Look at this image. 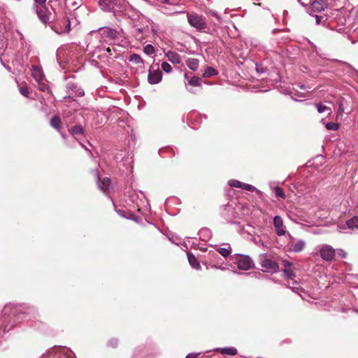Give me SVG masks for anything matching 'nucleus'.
<instances>
[{
  "mask_svg": "<svg viewBox=\"0 0 358 358\" xmlns=\"http://www.w3.org/2000/svg\"><path fill=\"white\" fill-rule=\"evenodd\" d=\"M33 8L39 20L45 25L55 20L52 13L47 6V0H34Z\"/></svg>",
  "mask_w": 358,
  "mask_h": 358,
  "instance_id": "1",
  "label": "nucleus"
},
{
  "mask_svg": "<svg viewBox=\"0 0 358 358\" xmlns=\"http://www.w3.org/2000/svg\"><path fill=\"white\" fill-rule=\"evenodd\" d=\"M187 20L191 26L197 29H203L206 27L205 20L201 16L195 13H188Z\"/></svg>",
  "mask_w": 358,
  "mask_h": 358,
  "instance_id": "2",
  "label": "nucleus"
},
{
  "mask_svg": "<svg viewBox=\"0 0 358 358\" xmlns=\"http://www.w3.org/2000/svg\"><path fill=\"white\" fill-rule=\"evenodd\" d=\"M320 255L323 260L331 262L335 257L336 251L331 245H324L320 250Z\"/></svg>",
  "mask_w": 358,
  "mask_h": 358,
  "instance_id": "3",
  "label": "nucleus"
},
{
  "mask_svg": "<svg viewBox=\"0 0 358 358\" xmlns=\"http://www.w3.org/2000/svg\"><path fill=\"white\" fill-rule=\"evenodd\" d=\"M310 6L312 12L320 13L328 7V1L327 0H314Z\"/></svg>",
  "mask_w": 358,
  "mask_h": 358,
  "instance_id": "4",
  "label": "nucleus"
},
{
  "mask_svg": "<svg viewBox=\"0 0 358 358\" xmlns=\"http://www.w3.org/2000/svg\"><path fill=\"white\" fill-rule=\"evenodd\" d=\"M261 266L265 269L266 271L277 272L279 269L278 263L267 258L262 259Z\"/></svg>",
  "mask_w": 358,
  "mask_h": 358,
  "instance_id": "5",
  "label": "nucleus"
},
{
  "mask_svg": "<svg viewBox=\"0 0 358 358\" xmlns=\"http://www.w3.org/2000/svg\"><path fill=\"white\" fill-rule=\"evenodd\" d=\"M162 73L159 70L149 71L148 80L150 84L155 85L159 83L162 80Z\"/></svg>",
  "mask_w": 358,
  "mask_h": 358,
  "instance_id": "6",
  "label": "nucleus"
},
{
  "mask_svg": "<svg viewBox=\"0 0 358 358\" xmlns=\"http://www.w3.org/2000/svg\"><path fill=\"white\" fill-rule=\"evenodd\" d=\"M273 225L278 236H281L285 234V230L283 228V221L281 217L276 215L273 218Z\"/></svg>",
  "mask_w": 358,
  "mask_h": 358,
  "instance_id": "7",
  "label": "nucleus"
},
{
  "mask_svg": "<svg viewBox=\"0 0 358 358\" xmlns=\"http://www.w3.org/2000/svg\"><path fill=\"white\" fill-rule=\"evenodd\" d=\"M290 250L295 252L303 251L306 247V242L301 240L293 241L289 243Z\"/></svg>",
  "mask_w": 358,
  "mask_h": 358,
  "instance_id": "8",
  "label": "nucleus"
},
{
  "mask_svg": "<svg viewBox=\"0 0 358 358\" xmlns=\"http://www.w3.org/2000/svg\"><path fill=\"white\" fill-rule=\"evenodd\" d=\"M237 266L241 270H248L251 267V260L248 257H241L237 262Z\"/></svg>",
  "mask_w": 358,
  "mask_h": 358,
  "instance_id": "9",
  "label": "nucleus"
},
{
  "mask_svg": "<svg viewBox=\"0 0 358 358\" xmlns=\"http://www.w3.org/2000/svg\"><path fill=\"white\" fill-rule=\"evenodd\" d=\"M215 350L222 355L230 356L236 355L238 353L237 349L234 347L220 348L215 349Z\"/></svg>",
  "mask_w": 358,
  "mask_h": 358,
  "instance_id": "10",
  "label": "nucleus"
},
{
  "mask_svg": "<svg viewBox=\"0 0 358 358\" xmlns=\"http://www.w3.org/2000/svg\"><path fill=\"white\" fill-rule=\"evenodd\" d=\"M98 178V185L101 190L103 192H106L109 189L110 185V178L106 177L102 179H101L99 176Z\"/></svg>",
  "mask_w": 358,
  "mask_h": 358,
  "instance_id": "11",
  "label": "nucleus"
},
{
  "mask_svg": "<svg viewBox=\"0 0 358 358\" xmlns=\"http://www.w3.org/2000/svg\"><path fill=\"white\" fill-rule=\"evenodd\" d=\"M50 124L52 127L59 131L62 129V122L59 115H55L50 119Z\"/></svg>",
  "mask_w": 358,
  "mask_h": 358,
  "instance_id": "12",
  "label": "nucleus"
},
{
  "mask_svg": "<svg viewBox=\"0 0 358 358\" xmlns=\"http://www.w3.org/2000/svg\"><path fill=\"white\" fill-rule=\"evenodd\" d=\"M166 55L168 57L169 60L172 63L177 64H180L181 57L178 53L173 51H168Z\"/></svg>",
  "mask_w": 358,
  "mask_h": 358,
  "instance_id": "13",
  "label": "nucleus"
},
{
  "mask_svg": "<svg viewBox=\"0 0 358 358\" xmlns=\"http://www.w3.org/2000/svg\"><path fill=\"white\" fill-rule=\"evenodd\" d=\"M187 258L189 264L192 268L196 270H200L201 268V265L199 262H198L196 257L191 252L187 253Z\"/></svg>",
  "mask_w": 358,
  "mask_h": 358,
  "instance_id": "14",
  "label": "nucleus"
},
{
  "mask_svg": "<svg viewBox=\"0 0 358 358\" xmlns=\"http://www.w3.org/2000/svg\"><path fill=\"white\" fill-rule=\"evenodd\" d=\"M99 4L103 10H110L113 6V0H99Z\"/></svg>",
  "mask_w": 358,
  "mask_h": 358,
  "instance_id": "15",
  "label": "nucleus"
},
{
  "mask_svg": "<svg viewBox=\"0 0 358 358\" xmlns=\"http://www.w3.org/2000/svg\"><path fill=\"white\" fill-rule=\"evenodd\" d=\"M186 64L191 70L196 71L199 67V60L195 58H189L187 60Z\"/></svg>",
  "mask_w": 358,
  "mask_h": 358,
  "instance_id": "16",
  "label": "nucleus"
},
{
  "mask_svg": "<svg viewBox=\"0 0 358 358\" xmlns=\"http://www.w3.org/2000/svg\"><path fill=\"white\" fill-rule=\"evenodd\" d=\"M348 228L351 229H358V216H355L346 222Z\"/></svg>",
  "mask_w": 358,
  "mask_h": 358,
  "instance_id": "17",
  "label": "nucleus"
},
{
  "mask_svg": "<svg viewBox=\"0 0 358 358\" xmlns=\"http://www.w3.org/2000/svg\"><path fill=\"white\" fill-rule=\"evenodd\" d=\"M69 132L73 136H78V135H82L84 134V129L83 128V127L81 125H76V126L71 127L69 129Z\"/></svg>",
  "mask_w": 358,
  "mask_h": 358,
  "instance_id": "18",
  "label": "nucleus"
},
{
  "mask_svg": "<svg viewBox=\"0 0 358 358\" xmlns=\"http://www.w3.org/2000/svg\"><path fill=\"white\" fill-rule=\"evenodd\" d=\"M34 71L32 73L33 77L38 82H40L43 78V75L41 71V69L37 66H34Z\"/></svg>",
  "mask_w": 358,
  "mask_h": 358,
  "instance_id": "19",
  "label": "nucleus"
},
{
  "mask_svg": "<svg viewBox=\"0 0 358 358\" xmlns=\"http://www.w3.org/2000/svg\"><path fill=\"white\" fill-rule=\"evenodd\" d=\"M217 71L213 68V67H210V66H208L206 69L203 74V76L204 78H208V77H210V76H215V75H217Z\"/></svg>",
  "mask_w": 358,
  "mask_h": 358,
  "instance_id": "20",
  "label": "nucleus"
},
{
  "mask_svg": "<svg viewBox=\"0 0 358 358\" xmlns=\"http://www.w3.org/2000/svg\"><path fill=\"white\" fill-rule=\"evenodd\" d=\"M129 60L130 62H132L135 64H143V60L142 59V58L141 57V56L138 54H131L130 56H129Z\"/></svg>",
  "mask_w": 358,
  "mask_h": 358,
  "instance_id": "21",
  "label": "nucleus"
},
{
  "mask_svg": "<svg viewBox=\"0 0 358 358\" xmlns=\"http://www.w3.org/2000/svg\"><path fill=\"white\" fill-rule=\"evenodd\" d=\"M201 78L197 76H192L188 80V83L194 87L200 86L201 85Z\"/></svg>",
  "mask_w": 358,
  "mask_h": 358,
  "instance_id": "22",
  "label": "nucleus"
},
{
  "mask_svg": "<svg viewBox=\"0 0 358 358\" xmlns=\"http://www.w3.org/2000/svg\"><path fill=\"white\" fill-rule=\"evenodd\" d=\"M282 271L285 274V278L288 280H294V278L296 276V274L294 273L292 268L283 269Z\"/></svg>",
  "mask_w": 358,
  "mask_h": 358,
  "instance_id": "23",
  "label": "nucleus"
},
{
  "mask_svg": "<svg viewBox=\"0 0 358 358\" xmlns=\"http://www.w3.org/2000/svg\"><path fill=\"white\" fill-rule=\"evenodd\" d=\"M325 127L328 130L336 131L339 129V124L335 122H327Z\"/></svg>",
  "mask_w": 358,
  "mask_h": 358,
  "instance_id": "24",
  "label": "nucleus"
},
{
  "mask_svg": "<svg viewBox=\"0 0 358 358\" xmlns=\"http://www.w3.org/2000/svg\"><path fill=\"white\" fill-rule=\"evenodd\" d=\"M316 107H317L318 113H323V112H324L326 110L329 111V113H331V112L330 108H329V107H327L326 106H324L322 103H317L316 104Z\"/></svg>",
  "mask_w": 358,
  "mask_h": 358,
  "instance_id": "25",
  "label": "nucleus"
},
{
  "mask_svg": "<svg viewBox=\"0 0 358 358\" xmlns=\"http://www.w3.org/2000/svg\"><path fill=\"white\" fill-rule=\"evenodd\" d=\"M143 51L145 54L150 55L155 52V48L152 45L148 44L144 47Z\"/></svg>",
  "mask_w": 358,
  "mask_h": 358,
  "instance_id": "26",
  "label": "nucleus"
},
{
  "mask_svg": "<svg viewBox=\"0 0 358 358\" xmlns=\"http://www.w3.org/2000/svg\"><path fill=\"white\" fill-rule=\"evenodd\" d=\"M217 252L224 257H228L231 253V252L229 249L224 248H218Z\"/></svg>",
  "mask_w": 358,
  "mask_h": 358,
  "instance_id": "27",
  "label": "nucleus"
},
{
  "mask_svg": "<svg viewBox=\"0 0 358 358\" xmlns=\"http://www.w3.org/2000/svg\"><path fill=\"white\" fill-rule=\"evenodd\" d=\"M20 92L22 95L25 97H28L29 94V89L27 85L22 86L20 87Z\"/></svg>",
  "mask_w": 358,
  "mask_h": 358,
  "instance_id": "28",
  "label": "nucleus"
},
{
  "mask_svg": "<svg viewBox=\"0 0 358 358\" xmlns=\"http://www.w3.org/2000/svg\"><path fill=\"white\" fill-rule=\"evenodd\" d=\"M118 340L117 338H112L108 342V346L111 348H117L118 347Z\"/></svg>",
  "mask_w": 358,
  "mask_h": 358,
  "instance_id": "29",
  "label": "nucleus"
},
{
  "mask_svg": "<svg viewBox=\"0 0 358 358\" xmlns=\"http://www.w3.org/2000/svg\"><path fill=\"white\" fill-rule=\"evenodd\" d=\"M162 69L166 73H170L172 71V67L171 64L166 62H162Z\"/></svg>",
  "mask_w": 358,
  "mask_h": 358,
  "instance_id": "30",
  "label": "nucleus"
},
{
  "mask_svg": "<svg viewBox=\"0 0 358 358\" xmlns=\"http://www.w3.org/2000/svg\"><path fill=\"white\" fill-rule=\"evenodd\" d=\"M275 193L276 196H278V197H280L282 199L285 198V194L284 192V190L279 187H278L275 189Z\"/></svg>",
  "mask_w": 358,
  "mask_h": 358,
  "instance_id": "31",
  "label": "nucleus"
},
{
  "mask_svg": "<svg viewBox=\"0 0 358 358\" xmlns=\"http://www.w3.org/2000/svg\"><path fill=\"white\" fill-rule=\"evenodd\" d=\"M229 184L231 187L242 189L243 182H241L238 180H230Z\"/></svg>",
  "mask_w": 358,
  "mask_h": 358,
  "instance_id": "32",
  "label": "nucleus"
},
{
  "mask_svg": "<svg viewBox=\"0 0 358 358\" xmlns=\"http://www.w3.org/2000/svg\"><path fill=\"white\" fill-rule=\"evenodd\" d=\"M242 189L247 191L253 192L255 191V187L251 185L243 183Z\"/></svg>",
  "mask_w": 358,
  "mask_h": 358,
  "instance_id": "33",
  "label": "nucleus"
},
{
  "mask_svg": "<svg viewBox=\"0 0 358 358\" xmlns=\"http://www.w3.org/2000/svg\"><path fill=\"white\" fill-rule=\"evenodd\" d=\"M298 1L303 6H306L310 5L312 0H298Z\"/></svg>",
  "mask_w": 358,
  "mask_h": 358,
  "instance_id": "34",
  "label": "nucleus"
},
{
  "mask_svg": "<svg viewBox=\"0 0 358 358\" xmlns=\"http://www.w3.org/2000/svg\"><path fill=\"white\" fill-rule=\"evenodd\" d=\"M283 266H284L283 269L292 268V263H291L290 262L286 261V260L283 261Z\"/></svg>",
  "mask_w": 358,
  "mask_h": 358,
  "instance_id": "35",
  "label": "nucleus"
},
{
  "mask_svg": "<svg viewBox=\"0 0 358 358\" xmlns=\"http://www.w3.org/2000/svg\"><path fill=\"white\" fill-rule=\"evenodd\" d=\"M315 19H316V24H320V22H321V20L322 19V16H319L317 15H315Z\"/></svg>",
  "mask_w": 358,
  "mask_h": 358,
  "instance_id": "36",
  "label": "nucleus"
},
{
  "mask_svg": "<svg viewBox=\"0 0 358 358\" xmlns=\"http://www.w3.org/2000/svg\"><path fill=\"white\" fill-rule=\"evenodd\" d=\"M110 36L114 38L115 36L116 31L115 30L110 31Z\"/></svg>",
  "mask_w": 358,
  "mask_h": 358,
  "instance_id": "37",
  "label": "nucleus"
},
{
  "mask_svg": "<svg viewBox=\"0 0 358 358\" xmlns=\"http://www.w3.org/2000/svg\"><path fill=\"white\" fill-rule=\"evenodd\" d=\"M343 112V108H342L341 106H340L338 108V115L342 114Z\"/></svg>",
  "mask_w": 358,
  "mask_h": 358,
  "instance_id": "38",
  "label": "nucleus"
},
{
  "mask_svg": "<svg viewBox=\"0 0 358 358\" xmlns=\"http://www.w3.org/2000/svg\"><path fill=\"white\" fill-rule=\"evenodd\" d=\"M106 51H107V52L109 54V55H112V50H111V48H109V47H108V48H106Z\"/></svg>",
  "mask_w": 358,
  "mask_h": 358,
  "instance_id": "39",
  "label": "nucleus"
},
{
  "mask_svg": "<svg viewBox=\"0 0 358 358\" xmlns=\"http://www.w3.org/2000/svg\"><path fill=\"white\" fill-rule=\"evenodd\" d=\"M338 255L341 256V257H345L346 255V254L342 250L341 251V253H338Z\"/></svg>",
  "mask_w": 358,
  "mask_h": 358,
  "instance_id": "40",
  "label": "nucleus"
},
{
  "mask_svg": "<svg viewBox=\"0 0 358 358\" xmlns=\"http://www.w3.org/2000/svg\"><path fill=\"white\" fill-rule=\"evenodd\" d=\"M45 85L43 86L41 89V90L44 91L45 90Z\"/></svg>",
  "mask_w": 358,
  "mask_h": 358,
  "instance_id": "41",
  "label": "nucleus"
},
{
  "mask_svg": "<svg viewBox=\"0 0 358 358\" xmlns=\"http://www.w3.org/2000/svg\"><path fill=\"white\" fill-rule=\"evenodd\" d=\"M213 15H214V16H215L216 17H217V15L215 13H213Z\"/></svg>",
  "mask_w": 358,
  "mask_h": 358,
  "instance_id": "42",
  "label": "nucleus"
},
{
  "mask_svg": "<svg viewBox=\"0 0 358 358\" xmlns=\"http://www.w3.org/2000/svg\"><path fill=\"white\" fill-rule=\"evenodd\" d=\"M70 30V24L69 23V28H68V31Z\"/></svg>",
  "mask_w": 358,
  "mask_h": 358,
  "instance_id": "43",
  "label": "nucleus"
},
{
  "mask_svg": "<svg viewBox=\"0 0 358 358\" xmlns=\"http://www.w3.org/2000/svg\"><path fill=\"white\" fill-rule=\"evenodd\" d=\"M187 358H189V356H187Z\"/></svg>",
  "mask_w": 358,
  "mask_h": 358,
  "instance_id": "44",
  "label": "nucleus"
}]
</instances>
